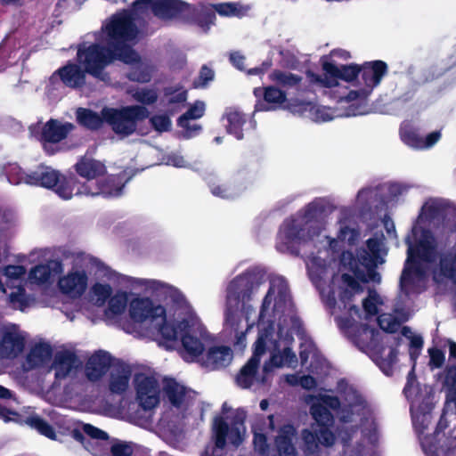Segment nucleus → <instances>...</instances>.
<instances>
[{
	"label": "nucleus",
	"instance_id": "a211bd4d",
	"mask_svg": "<svg viewBox=\"0 0 456 456\" xmlns=\"http://www.w3.org/2000/svg\"><path fill=\"white\" fill-rule=\"evenodd\" d=\"M322 68L326 73V77L322 80L315 78V83L318 82L322 86L335 88L333 92L334 97L338 98V101L346 102V94L349 91H347L346 86L339 84L338 78L352 81L361 72V68L355 64L338 66L335 61H323Z\"/></svg>",
	"mask_w": 456,
	"mask_h": 456
},
{
	"label": "nucleus",
	"instance_id": "0e129e2a",
	"mask_svg": "<svg viewBox=\"0 0 456 456\" xmlns=\"http://www.w3.org/2000/svg\"><path fill=\"white\" fill-rule=\"evenodd\" d=\"M403 335L410 341L411 346L416 349L422 346V338L419 335H415L409 328L404 327L403 329Z\"/></svg>",
	"mask_w": 456,
	"mask_h": 456
},
{
	"label": "nucleus",
	"instance_id": "6e6d98bb",
	"mask_svg": "<svg viewBox=\"0 0 456 456\" xmlns=\"http://www.w3.org/2000/svg\"><path fill=\"white\" fill-rule=\"evenodd\" d=\"M288 383L291 385H300L305 389H311L314 387V378L310 375L298 377L297 375H288L286 377Z\"/></svg>",
	"mask_w": 456,
	"mask_h": 456
},
{
	"label": "nucleus",
	"instance_id": "b1692460",
	"mask_svg": "<svg viewBox=\"0 0 456 456\" xmlns=\"http://www.w3.org/2000/svg\"><path fill=\"white\" fill-rule=\"evenodd\" d=\"M72 129V124L68 122L62 123L55 119H51L45 124L37 122L29 126L31 134L40 140L51 142L61 141Z\"/></svg>",
	"mask_w": 456,
	"mask_h": 456
},
{
	"label": "nucleus",
	"instance_id": "e2e57ef3",
	"mask_svg": "<svg viewBox=\"0 0 456 456\" xmlns=\"http://www.w3.org/2000/svg\"><path fill=\"white\" fill-rule=\"evenodd\" d=\"M111 452L114 456H129L133 452V448L129 444L118 443L111 446Z\"/></svg>",
	"mask_w": 456,
	"mask_h": 456
},
{
	"label": "nucleus",
	"instance_id": "e433bc0d",
	"mask_svg": "<svg viewBox=\"0 0 456 456\" xmlns=\"http://www.w3.org/2000/svg\"><path fill=\"white\" fill-rule=\"evenodd\" d=\"M52 356L51 346L47 343L35 345L27 356L26 364L28 368L45 365Z\"/></svg>",
	"mask_w": 456,
	"mask_h": 456
},
{
	"label": "nucleus",
	"instance_id": "4be33fe9",
	"mask_svg": "<svg viewBox=\"0 0 456 456\" xmlns=\"http://www.w3.org/2000/svg\"><path fill=\"white\" fill-rule=\"evenodd\" d=\"M136 401L144 410L157 407L160 402L162 387L158 379L148 372H138L134 379Z\"/></svg>",
	"mask_w": 456,
	"mask_h": 456
},
{
	"label": "nucleus",
	"instance_id": "c85d7f7f",
	"mask_svg": "<svg viewBox=\"0 0 456 456\" xmlns=\"http://www.w3.org/2000/svg\"><path fill=\"white\" fill-rule=\"evenodd\" d=\"M401 137L405 144L413 149L427 150L433 147L441 139V132L435 131L422 137L408 124H405L401 128Z\"/></svg>",
	"mask_w": 456,
	"mask_h": 456
},
{
	"label": "nucleus",
	"instance_id": "bb28decb",
	"mask_svg": "<svg viewBox=\"0 0 456 456\" xmlns=\"http://www.w3.org/2000/svg\"><path fill=\"white\" fill-rule=\"evenodd\" d=\"M82 366L81 361L69 351H61L54 354L51 366L55 379L61 380L74 377Z\"/></svg>",
	"mask_w": 456,
	"mask_h": 456
},
{
	"label": "nucleus",
	"instance_id": "c756f323",
	"mask_svg": "<svg viewBox=\"0 0 456 456\" xmlns=\"http://www.w3.org/2000/svg\"><path fill=\"white\" fill-rule=\"evenodd\" d=\"M111 364V356L109 353L99 351L93 354L86 364L85 373L91 381L101 379Z\"/></svg>",
	"mask_w": 456,
	"mask_h": 456
},
{
	"label": "nucleus",
	"instance_id": "ddd939ff",
	"mask_svg": "<svg viewBox=\"0 0 456 456\" xmlns=\"http://www.w3.org/2000/svg\"><path fill=\"white\" fill-rule=\"evenodd\" d=\"M299 329H283L268 331V335L263 341L261 357L265 352L270 353L269 359L263 366L264 372L267 373L273 368L294 367L297 363V356L290 348L293 335L297 334Z\"/></svg>",
	"mask_w": 456,
	"mask_h": 456
},
{
	"label": "nucleus",
	"instance_id": "f257e3e1",
	"mask_svg": "<svg viewBox=\"0 0 456 456\" xmlns=\"http://www.w3.org/2000/svg\"><path fill=\"white\" fill-rule=\"evenodd\" d=\"M131 285L168 299L167 305H162L150 298H134L131 316L137 323L135 330L150 335L167 349L174 348L180 336L183 358L197 361L205 350L208 334L184 294L167 282L132 281Z\"/></svg>",
	"mask_w": 456,
	"mask_h": 456
},
{
	"label": "nucleus",
	"instance_id": "69168bd1",
	"mask_svg": "<svg viewBox=\"0 0 456 456\" xmlns=\"http://www.w3.org/2000/svg\"><path fill=\"white\" fill-rule=\"evenodd\" d=\"M166 164L175 167H186L188 166L185 159L178 153H172L167 157Z\"/></svg>",
	"mask_w": 456,
	"mask_h": 456
},
{
	"label": "nucleus",
	"instance_id": "dca6fc26",
	"mask_svg": "<svg viewBox=\"0 0 456 456\" xmlns=\"http://www.w3.org/2000/svg\"><path fill=\"white\" fill-rule=\"evenodd\" d=\"M338 405V399L331 391L323 390L315 395V440L324 446H330L335 442L330 430L333 423L330 410L335 411Z\"/></svg>",
	"mask_w": 456,
	"mask_h": 456
},
{
	"label": "nucleus",
	"instance_id": "1a4fd4ad",
	"mask_svg": "<svg viewBox=\"0 0 456 456\" xmlns=\"http://www.w3.org/2000/svg\"><path fill=\"white\" fill-rule=\"evenodd\" d=\"M314 231V205L307 204L286 218L280 227L277 248L281 253H296L311 243Z\"/></svg>",
	"mask_w": 456,
	"mask_h": 456
},
{
	"label": "nucleus",
	"instance_id": "0eeeda50",
	"mask_svg": "<svg viewBox=\"0 0 456 456\" xmlns=\"http://www.w3.org/2000/svg\"><path fill=\"white\" fill-rule=\"evenodd\" d=\"M148 115V110L139 105L120 109L105 107L102 110L101 114L83 108L77 110V121L87 128L97 129L106 122L116 134L123 136L134 133L138 122L145 119Z\"/></svg>",
	"mask_w": 456,
	"mask_h": 456
},
{
	"label": "nucleus",
	"instance_id": "79ce46f5",
	"mask_svg": "<svg viewBox=\"0 0 456 456\" xmlns=\"http://www.w3.org/2000/svg\"><path fill=\"white\" fill-rule=\"evenodd\" d=\"M55 186L56 193L63 200H70L74 195L77 194V190L79 185L76 177L74 176H63L61 175Z\"/></svg>",
	"mask_w": 456,
	"mask_h": 456
},
{
	"label": "nucleus",
	"instance_id": "603ef678",
	"mask_svg": "<svg viewBox=\"0 0 456 456\" xmlns=\"http://www.w3.org/2000/svg\"><path fill=\"white\" fill-rule=\"evenodd\" d=\"M381 304L379 296L375 291H369V296L363 300L362 305L364 311L370 314L374 315L378 312V305Z\"/></svg>",
	"mask_w": 456,
	"mask_h": 456
},
{
	"label": "nucleus",
	"instance_id": "473e14b6",
	"mask_svg": "<svg viewBox=\"0 0 456 456\" xmlns=\"http://www.w3.org/2000/svg\"><path fill=\"white\" fill-rule=\"evenodd\" d=\"M131 378L128 366L118 365L111 369L109 387L112 393L121 394L127 390Z\"/></svg>",
	"mask_w": 456,
	"mask_h": 456
},
{
	"label": "nucleus",
	"instance_id": "20e7f679",
	"mask_svg": "<svg viewBox=\"0 0 456 456\" xmlns=\"http://www.w3.org/2000/svg\"><path fill=\"white\" fill-rule=\"evenodd\" d=\"M300 328L299 321L293 316L288 284L284 278L274 276L270 280L268 290L263 299L257 321V337L263 340L268 331Z\"/></svg>",
	"mask_w": 456,
	"mask_h": 456
},
{
	"label": "nucleus",
	"instance_id": "7ed1b4c3",
	"mask_svg": "<svg viewBox=\"0 0 456 456\" xmlns=\"http://www.w3.org/2000/svg\"><path fill=\"white\" fill-rule=\"evenodd\" d=\"M173 0H137L132 10L123 11L112 15L102 25L98 37L117 53L128 55L134 51L128 44L136 42L143 24V15L149 10L161 19H169L172 15Z\"/></svg>",
	"mask_w": 456,
	"mask_h": 456
},
{
	"label": "nucleus",
	"instance_id": "2eb2a0df",
	"mask_svg": "<svg viewBox=\"0 0 456 456\" xmlns=\"http://www.w3.org/2000/svg\"><path fill=\"white\" fill-rule=\"evenodd\" d=\"M454 423L444 414L430 437L421 438V448L426 456H456V417Z\"/></svg>",
	"mask_w": 456,
	"mask_h": 456
},
{
	"label": "nucleus",
	"instance_id": "13d9d810",
	"mask_svg": "<svg viewBox=\"0 0 456 456\" xmlns=\"http://www.w3.org/2000/svg\"><path fill=\"white\" fill-rule=\"evenodd\" d=\"M151 122L159 132L167 131L171 126V121L166 115H156L151 118Z\"/></svg>",
	"mask_w": 456,
	"mask_h": 456
},
{
	"label": "nucleus",
	"instance_id": "de8ad7c7",
	"mask_svg": "<svg viewBox=\"0 0 456 456\" xmlns=\"http://www.w3.org/2000/svg\"><path fill=\"white\" fill-rule=\"evenodd\" d=\"M27 423L36 428L40 434L53 440L58 439L57 435L53 428L38 417H31L28 419Z\"/></svg>",
	"mask_w": 456,
	"mask_h": 456
},
{
	"label": "nucleus",
	"instance_id": "58836bf2",
	"mask_svg": "<svg viewBox=\"0 0 456 456\" xmlns=\"http://www.w3.org/2000/svg\"><path fill=\"white\" fill-rule=\"evenodd\" d=\"M227 131L237 139L243 136V126L246 124L245 116L238 110L231 109L226 113Z\"/></svg>",
	"mask_w": 456,
	"mask_h": 456
},
{
	"label": "nucleus",
	"instance_id": "72a5a7b5",
	"mask_svg": "<svg viewBox=\"0 0 456 456\" xmlns=\"http://www.w3.org/2000/svg\"><path fill=\"white\" fill-rule=\"evenodd\" d=\"M311 94V90H308L306 93L299 92L295 98L288 102L285 108L294 115H310L314 110Z\"/></svg>",
	"mask_w": 456,
	"mask_h": 456
},
{
	"label": "nucleus",
	"instance_id": "4d7b16f0",
	"mask_svg": "<svg viewBox=\"0 0 456 456\" xmlns=\"http://www.w3.org/2000/svg\"><path fill=\"white\" fill-rule=\"evenodd\" d=\"M206 105L203 102L198 101L181 117H186L189 119H197L204 115Z\"/></svg>",
	"mask_w": 456,
	"mask_h": 456
},
{
	"label": "nucleus",
	"instance_id": "338daca9",
	"mask_svg": "<svg viewBox=\"0 0 456 456\" xmlns=\"http://www.w3.org/2000/svg\"><path fill=\"white\" fill-rule=\"evenodd\" d=\"M429 355H430V365L434 368L440 367L444 360V354L439 350L436 348L429 349Z\"/></svg>",
	"mask_w": 456,
	"mask_h": 456
},
{
	"label": "nucleus",
	"instance_id": "aec40b11",
	"mask_svg": "<svg viewBox=\"0 0 456 456\" xmlns=\"http://www.w3.org/2000/svg\"><path fill=\"white\" fill-rule=\"evenodd\" d=\"M86 74L77 61H69L49 77L45 88L49 93L59 90L61 85L71 89L81 88L86 85Z\"/></svg>",
	"mask_w": 456,
	"mask_h": 456
},
{
	"label": "nucleus",
	"instance_id": "bf43d9fd",
	"mask_svg": "<svg viewBox=\"0 0 456 456\" xmlns=\"http://www.w3.org/2000/svg\"><path fill=\"white\" fill-rule=\"evenodd\" d=\"M254 446L261 454H265L268 448L265 435L257 431L256 428H254Z\"/></svg>",
	"mask_w": 456,
	"mask_h": 456
},
{
	"label": "nucleus",
	"instance_id": "f3484780",
	"mask_svg": "<svg viewBox=\"0 0 456 456\" xmlns=\"http://www.w3.org/2000/svg\"><path fill=\"white\" fill-rule=\"evenodd\" d=\"M5 237L0 234V249L5 245ZM0 273L6 279L10 289L8 302L15 309L23 311L30 303V297L25 292L21 282L28 277L27 270L20 265H8L0 267Z\"/></svg>",
	"mask_w": 456,
	"mask_h": 456
},
{
	"label": "nucleus",
	"instance_id": "412c9836",
	"mask_svg": "<svg viewBox=\"0 0 456 456\" xmlns=\"http://www.w3.org/2000/svg\"><path fill=\"white\" fill-rule=\"evenodd\" d=\"M58 171L49 167H40L31 174H27L19 166L12 165L8 170L9 181L14 184L26 183L52 188L61 178Z\"/></svg>",
	"mask_w": 456,
	"mask_h": 456
},
{
	"label": "nucleus",
	"instance_id": "c03bdc74",
	"mask_svg": "<svg viewBox=\"0 0 456 456\" xmlns=\"http://www.w3.org/2000/svg\"><path fill=\"white\" fill-rule=\"evenodd\" d=\"M395 314L396 316H394L391 314H384L379 317V325L383 330L387 332H395L399 329L401 323L408 319V314L405 312H399L396 310Z\"/></svg>",
	"mask_w": 456,
	"mask_h": 456
},
{
	"label": "nucleus",
	"instance_id": "8fccbe9b",
	"mask_svg": "<svg viewBox=\"0 0 456 456\" xmlns=\"http://www.w3.org/2000/svg\"><path fill=\"white\" fill-rule=\"evenodd\" d=\"M192 119L186 117H180L178 126L182 128V134L185 138H191L200 134L201 126L196 123H191Z\"/></svg>",
	"mask_w": 456,
	"mask_h": 456
},
{
	"label": "nucleus",
	"instance_id": "49530a36",
	"mask_svg": "<svg viewBox=\"0 0 456 456\" xmlns=\"http://www.w3.org/2000/svg\"><path fill=\"white\" fill-rule=\"evenodd\" d=\"M247 186H237L235 184H212L210 185L211 191L214 195L224 198L232 199L239 196Z\"/></svg>",
	"mask_w": 456,
	"mask_h": 456
},
{
	"label": "nucleus",
	"instance_id": "ea45409f",
	"mask_svg": "<svg viewBox=\"0 0 456 456\" xmlns=\"http://www.w3.org/2000/svg\"><path fill=\"white\" fill-rule=\"evenodd\" d=\"M452 212L445 202L440 199H430L425 202L421 208L420 216L422 218H436L445 213Z\"/></svg>",
	"mask_w": 456,
	"mask_h": 456
},
{
	"label": "nucleus",
	"instance_id": "f8f14e48",
	"mask_svg": "<svg viewBox=\"0 0 456 456\" xmlns=\"http://www.w3.org/2000/svg\"><path fill=\"white\" fill-rule=\"evenodd\" d=\"M246 411L243 409H232L226 403L223 404L221 412L213 419V435L215 438L216 450H222L229 444L239 446L246 436L245 420Z\"/></svg>",
	"mask_w": 456,
	"mask_h": 456
},
{
	"label": "nucleus",
	"instance_id": "f03ea898",
	"mask_svg": "<svg viewBox=\"0 0 456 456\" xmlns=\"http://www.w3.org/2000/svg\"><path fill=\"white\" fill-rule=\"evenodd\" d=\"M412 239L415 245L410 238L407 240L408 258L401 277L402 288L407 290L411 283L429 270H432L436 281L442 282L448 279L456 284V244L441 256L439 265H436L437 251L434 236L428 231L414 227Z\"/></svg>",
	"mask_w": 456,
	"mask_h": 456
},
{
	"label": "nucleus",
	"instance_id": "37998d69",
	"mask_svg": "<svg viewBox=\"0 0 456 456\" xmlns=\"http://www.w3.org/2000/svg\"><path fill=\"white\" fill-rule=\"evenodd\" d=\"M348 395L352 398V402L349 403L351 414H347L348 411L346 408H343L339 413V417L344 422L356 421L364 411V406L360 396L354 391H351Z\"/></svg>",
	"mask_w": 456,
	"mask_h": 456
},
{
	"label": "nucleus",
	"instance_id": "6e6552de",
	"mask_svg": "<svg viewBox=\"0 0 456 456\" xmlns=\"http://www.w3.org/2000/svg\"><path fill=\"white\" fill-rule=\"evenodd\" d=\"M75 168L80 176L86 179V182L77 190V194H82V196H119L125 183L130 178L125 174H119L110 175L103 183H99L98 179L106 173V167L100 160L90 158L80 159L76 164Z\"/></svg>",
	"mask_w": 456,
	"mask_h": 456
},
{
	"label": "nucleus",
	"instance_id": "a19ab883",
	"mask_svg": "<svg viewBox=\"0 0 456 456\" xmlns=\"http://www.w3.org/2000/svg\"><path fill=\"white\" fill-rule=\"evenodd\" d=\"M83 431L88 436H90V438L96 440L94 443V444H91V442H88L86 444V448L88 451H91L92 453L95 456H102V454L98 451V449L96 447L102 445V443L107 444V442H106L107 438H108L107 434L105 432H103L102 430H101L97 428H94V426L89 425V424L83 425Z\"/></svg>",
	"mask_w": 456,
	"mask_h": 456
},
{
	"label": "nucleus",
	"instance_id": "c9c22d12",
	"mask_svg": "<svg viewBox=\"0 0 456 456\" xmlns=\"http://www.w3.org/2000/svg\"><path fill=\"white\" fill-rule=\"evenodd\" d=\"M295 430L292 426L283 427L275 440L276 447L280 456H297L293 444Z\"/></svg>",
	"mask_w": 456,
	"mask_h": 456
},
{
	"label": "nucleus",
	"instance_id": "680f3d73",
	"mask_svg": "<svg viewBox=\"0 0 456 456\" xmlns=\"http://www.w3.org/2000/svg\"><path fill=\"white\" fill-rule=\"evenodd\" d=\"M313 352V345L311 342L301 344L299 356L301 364L306 368L312 366V362L308 363V358Z\"/></svg>",
	"mask_w": 456,
	"mask_h": 456
},
{
	"label": "nucleus",
	"instance_id": "9b49d317",
	"mask_svg": "<svg viewBox=\"0 0 456 456\" xmlns=\"http://www.w3.org/2000/svg\"><path fill=\"white\" fill-rule=\"evenodd\" d=\"M132 281H159V282H164L160 280L156 279H146V278H137V277H130V276H124L120 280V285L122 286V289L116 291L115 294L110 296L108 301V305L105 310V315L108 319H117L119 316L123 315L126 309L128 310V315L131 320V322L124 326V330L126 332L134 334L138 337H144V338H150V335H144L142 333H140L137 330H133L137 329V323L132 318L131 316V304L133 300L136 297L138 298H149V297H142L140 294H145V295H151L152 297H155L156 298L163 301L164 305H167V301L168 299L165 296H158L154 293H151L149 291L139 289H134L132 287ZM150 299H151L150 297Z\"/></svg>",
	"mask_w": 456,
	"mask_h": 456
},
{
	"label": "nucleus",
	"instance_id": "a18cd8bd",
	"mask_svg": "<svg viewBox=\"0 0 456 456\" xmlns=\"http://www.w3.org/2000/svg\"><path fill=\"white\" fill-rule=\"evenodd\" d=\"M111 294L112 288L106 282L97 281L90 289L91 300L98 306L103 305Z\"/></svg>",
	"mask_w": 456,
	"mask_h": 456
},
{
	"label": "nucleus",
	"instance_id": "052dcab7",
	"mask_svg": "<svg viewBox=\"0 0 456 456\" xmlns=\"http://www.w3.org/2000/svg\"><path fill=\"white\" fill-rule=\"evenodd\" d=\"M376 192L372 190H362L358 192L356 198V204L359 208H365V206L369 205L372 199L376 196Z\"/></svg>",
	"mask_w": 456,
	"mask_h": 456
},
{
	"label": "nucleus",
	"instance_id": "774afa93",
	"mask_svg": "<svg viewBox=\"0 0 456 456\" xmlns=\"http://www.w3.org/2000/svg\"><path fill=\"white\" fill-rule=\"evenodd\" d=\"M214 77V72L212 69L203 67L200 70L199 79L196 83L197 86H205Z\"/></svg>",
	"mask_w": 456,
	"mask_h": 456
},
{
	"label": "nucleus",
	"instance_id": "09e8293b",
	"mask_svg": "<svg viewBox=\"0 0 456 456\" xmlns=\"http://www.w3.org/2000/svg\"><path fill=\"white\" fill-rule=\"evenodd\" d=\"M270 78L281 86H293L298 84L300 78L289 72L275 70L270 75Z\"/></svg>",
	"mask_w": 456,
	"mask_h": 456
},
{
	"label": "nucleus",
	"instance_id": "7c9ffc66",
	"mask_svg": "<svg viewBox=\"0 0 456 456\" xmlns=\"http://www.w3.org/2000/svg\"><path fill=\"white\" fill-rule=\"evenodd\" d=\"M162 389L170 403L176 407L185 404L191 395L183 385L172 379H165Z\"/></svg>",
	"mask_w": 456,
	"mask_h": 456
},
{
	"label": "nucleus",
	"instance_id": "a878e982",
	"mask_svg": "<svg viewBox=\"0 0 456 456\" xmlns=\"http://www.w3.org/2000/svg\"><path fill=\"white\" fill-rule=\"evenodd\" d=\"M63 272V265L58 259H50L32 267L28 273V282L41 287L53 284L55 277Z\"/></svg>",
	"mask_w": 456,
	"mask_h": 456
},
{
	"label": "nucleus",
	"instance_id": "423d86ee",
	"mask_svg": "<svg viewBox=\"0 0 456 456\" xmlns=\"http://www.w3.org/2000/svg\"><path fill=\"white\" fill-rule=\"evenodd\" d=\"M262 281L263 277L258 273L247 272L234 278L228 286L226 323L237 333L236 344L241 348L245 346L243 330H248L254 324L250 315L255 314V310L249 305L244 307L243 313L237 309L240 302L249 298Z\"/></svg>",
	"mask_w": 456,
	"mask_h": 456
},
{
	"label": "nucleus",
	"instance_id": "f704fd0d",
	"mask_svg": "<svg viewBox=\"0 0 456 456\" xmlns=\"http://www.w3.org/2000/svg\"><path fill=\"white\" fill-rule=\"evenodd\" d=\"M232 351L230 347L220 346L210 348L205 362L206 366L213 369L223 368L231 363Z\"/></svg>",
	"mask_w": 456,
	"mask_h": 456
},
{
	"label": "nucleus",
	"instance_id": "2f4dec72",
	"mask_svg": "<svg viewBox=\"0 0 456 456\" xmlns=\"http://www.w3.org/2000/svg\"><path fill=\"white\" fill-rule=\"evenodd\" d=\"M431 406H427L424 411L419 406L413 404L411 406L412 421L415 431L418 435L419 443L421 444V438L430 437L432 433H428V427L431 424Z\"/></svg>",
	"mask_w": 456,
	"mask_h": 456
},
{
	"label": "nucleus",
	"instance_id": "5701e85b",
	"mask_svg": "<svg viewBox=\"0 0 456 456\" xmlns=\"http://www.w3.org/2000/svg\"><path fill=\"white\" fill-rule=\"evenodd\" d=\"M263 341L262 337H257L254 344L253 355L241 368L236 378V383L241 388H249L252 386L265 382V377L260 376L257 371L261 359V352L263 351Z\"/></svg>",
	"mask_w": 456,
	"mask_h": 456
},
{
	"label": "nucleus",
	"instance_id": "864d4df0",
	"mask_svg": "<svg viewBox=\"0 0 456 456\" xmlns=\"http://www.w3.org/2000/svg\"><path fill=\"white\" fill-rule=\"evenodd\" d=\"M215 10L223 16H240L242 14L241 8L236 4H220L215 6Z\"/></svg>",
	"mask_w": 456,
	"mask_h": 456
},
{
	"label": "nucleus",
	"instance_id": "9d476101",
	"mask_svg": "<svg viewBox=\"0 0 456 456\" xmlns=\"http://www.w3.org/2000/svg\"><path fill=\"white\" fill-rule=\"evenodd\" d=\"M101 41V38L97 36L95 43L82 44L77 49V61L87 74L106 81L109 77L104 69L114 60L118 59L125 63H130L137 60L134 51H128V55L122 53H117L105 42Z\"/></svg>",
	"mask_w": 456,
	"mask_h": 456
},
{
	"label": "nucleus",
	"instance_id": "6ab92c4d",
	"mask_svg": "<svg viewBox=\"0 0 456 456\" xmlns=\"http://www.w3.org/2000/svg\"><path fill=\"white\" fill-rule=\"evenodd\" d=\"M387 71V66L381 61L364 63L361 68V77L363 86L359 89L350 90L346 94V102H364L373 89L380 84Z\"/></svg>",
	"mask_w": 456,
	"mask_h": 456
},
{
	"label": "nucleus",
	"instance_id": "393cba45",
	"mask_svg": "<svg viewBox=\"0 0 456 456\" xmlns=\"http://www.w3.org/2000/svg\"><path fill=\"white\" fill-rule=\"evenodd\" d=\"M25 346V334L15 324H5L2 329L0 355L15 357L20 354Z\"/></svg>",
	"mask_w": 456,
	"mask_h": 456
},
{
	"label": "nucleus",
	"instance_id": "39448f33",
	"mask_svg": "<svg viewBox=\"0 0 456 456\" xmlns=\"http://www.w3.org/2000/svg\"><path fill=\"white\" fill-rule=\"evenodd\" d=\"M369 252L367 257H363L359 265L358 261L351 254H344L341 258L343 274L342 281L346 287L344 293L345 299H350L354 294L362 292L361 282L380 281V276L374 272L373 267H377L385 262L387 249L384 245L383 235L369 239L367 241Z\"/></svg>",
	"mask_w": 456,
	"mask_h": 456
},
{
	"label": "nucleus",
	"instance_id": "5fc2aeb1",
	"mask_svg": "<svg viewBox=\"0 0 456 456\" xmlns=\"http://www.w3.org/2000/svg\"><path fill=\"white\" fill-rule=\"evenodd\" d=\"M166 98L169 103H181L186 101V92L183 88H167Z\"/></svg>",
	"mask_w": 456,
	"mask_h": 456
},
{
	"label": "nucleus",
	"instance_id": "4468645a",
	"mask_svg": "<svg viewBox=\"0 0 456 456\" xmlns=\"http://www.w3.org/2000/svg\"><path fill=\"white\" fill-rule=\"evenodd\" d=\"M93 258L85 253L77 252L72 256V266L60 275L57 281L59 292L69 299L80 298L87 290L89 275L86 270Z\"/></svg>",
	"mask_w": 456,
	"mask_h": 456
},
{
	"label": "nucleus",
	"instance_id": "cd10ccee",
	"mask_svg": "<svg viewBox=\"0 0 456 456\" xmlns=\"http://www.w3.org/2000/svg\"><path fill=\"white\" fill-rule=\"evenodd\" d=\"M254 94L256 98L264 97L263 101H256L254 112L275 110L287 100L286 94L273 86L255 88Z\"/></svg>",
	"mask_w": 456,
	"mask_h": 456
},
{
	"label": "nucleus",
	"instance_id": "3c124183",
	"mask_svg": "<svg viewBox=\"0 0 456 456\" xmlns=\"http://www.w3.org/2000/svg\"><path fill=\"white\" fill-rule=\"evenodd\" d=\"M132 97L143 104H151L156 102L158 95L155 90L141 88L134 91H131Z\"/></svg>",
	"mask_w": 456,
	"mask_h": 456
},
{
	"label": "nucleus",
	"instance_id": "4c0bfd02",
	"mask_svg": "<svg viewBox=\"0 0 456 456\" xmlns=\"http://www.w3.org/2000/svg\"><path fill=\"white\" fill-rule=\"evenodd\" d=\"M137 60L130 62L133 65L132 70L129 72L128 77L131 80L146 83L151 80L154 72V67L145 61H141L139 55L135 53Z\"/></svg>",
	"mask_w": 456,
	"mask_h": 456
}]
</instances>
